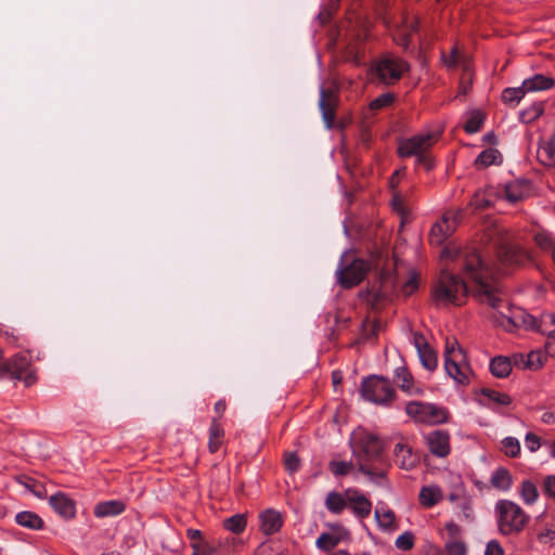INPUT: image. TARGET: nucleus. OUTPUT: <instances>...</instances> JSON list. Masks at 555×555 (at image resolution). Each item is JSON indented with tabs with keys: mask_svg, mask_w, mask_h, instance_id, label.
<instances>
[{
	"mask_svg": "<svg viewBox=\"0 0 555 555\" xmlns=\"http://www.w3.org/2000/svg\"><path fill=\"white\" fill-rule=\"evenodd\" d=\"M463 270L468 279L475 282L474 295L481 302L494 310H499L503 304V293L499 284L489 279V270L475 248H465L463 251Z\"/></svg>",
	"mask_w": 555,
	"mask_h": 555,
	"instance_id": "obj_1",
	"label": "nucleus"
},
{
	"mask_svg": "<svg viewBox=\"0 0 555 555\" xmlns=\"http://www.w3.org/2000/svg\"><path fill=\"white\" fill-rule=\"evenodd\" d=\"M353 455L363 475L376 482L386 479L389 463L384 455V442L378 436L365 431L358 434Z\"/></svg>",
	"mask_w": 555,
	"mask_h": 555,
	"instance_id": "obj_2",
	"label": "nucleus"
},
{
	"mask_svg": "<svg viewBox=\"0 0 555 555\" xmlns=\"http://www.w3.org/2000/svg\"><path fill=\"white\" fill-rule=\"evenodd\" d=\"M487 235L493 242L498 259L506 266H525L532 260L529 250L515 243L514 233L500 224L487 229Z\"/></svg>",
	"mask_w": 555,
	"mask_h": 555,
	"instance_id": "obj_3",
	"label": "nucleus"
},
{
	"mask_svg": "<svg viewBox=\"0 0 555 555\" xmlns=\"http://www.w3.org/2000/svg\"><path fill=\"white\" fill-rule=\"evenodd\" d=\"M498 531L502 535L519 534L529 522V515L515 502L499 500L494 507Z\"/></svg>",
	"mask_w": 555,
	"mask_h": 555,
	"instance_id": "obj_4",
	"label": "nucleus"
},
{
	"mask_svg": "<svg viewBox=\"0 0 555 555\" xmlns=\"http://www.w3.org/2000/svg\"><path fill=\"white\" fill-rule=\"evenodd\" d=\"M467 288L457 275L443 270L433 289V298L437 304L462 306L465 304Z\"/></svg>",
	"mask_w": 555,
	"mask_h": 555,
	"instance_id": "obj_5",
	"label": "nucleus"
},
{
	"mask_svg": "<svg viewBox=\"0 0 555 555\" xmlns=\"http://www.w3.org/2000/svg\"><path fill=\"white\" fill-rule=\"evenodd\" d=\"M444 369L447 374L461 385L470 380L472 370L463 348L455 337H447L444 345Z\"/></svg>",
	"mask_w": 555,
	"mask_h": 555,
	"instance_id": "obj_6",
	"label": "nucleus"
},
{
	"mask_svg": "<svg viewBox=\"0 0 555 555\" xmlns=\"http://www.w3.org/2000/svg\"><path fill=\"white\" fill-rule=\"evenodd\" d=\"M405 413L415 422L425 425H440L449 422L450 413L446 408L422 401H410Z\"/></svg>",
	"mask_w": 555,
	"mask_h": 555,
	"instance_id": "obj_7",
	"label": "nucleus"
},
{
	"mask_svg": "<svg viewBox=\"0 0 555 555\" xmlns=\"http://www.w3.org/2000/svg\"><path fill=\"white\" fill-rule=\"evenodd\" d=\"M362 397L376 404L386 405L396 398V390L389 379L379 375H371L361 383Z\"/></svg>",
	"mask_w": 555,
	"mask_h": 555,
	"instance_id": "obj_8",
	"label": "nucleus"
},
{
	"mask_svg": "<svg viewBox=\"0 0 555 555\" xmlns=\"http://www.w3.org/2000/svg\"><path fill=\"white\" fill-rule=\"evenodd\" d=\"M441 137V132H421L408 139L400 141L398 146V155L400 157H417L418 155L430 151Z\"/></svg>",
	"mask_w": 555,
	"mask_h": 555,
	"instance_id": "obj_9",
	"label": "nucleus"
},
{
	"mask_svg": "<svg viewBox=\"0 0 555 555\" xmlns=\"http://www.w3.org/2000/svg\"><path fill=\"white\" fill-rule=\"evenodd\" d=\"M462 219L460 210H447L431 227L429 232V243L431 245H442L456 230Z\"/></svg>",
	"mask_w": 555,
	"mask_h": 555,
	"instance_id": "obj_10",
	"label": "nucleus"
},
{
	"mask_svg": "<svg viewBox=\"0 0 555 555\" xmlns=\"http://www.w3.org/2000/svg\"><path fill=\"white\" fill-rule=\"evenodd\" d=\"M371 269L369 261L356 258L350 263H340L337 270V280L343 288L349 289L359 285Z\"/></svg>",
	"mask_w": 555,
	"mask_h": 555,
	"instance_id": "obj_11",
	"label": "nucleus"
},
{
	"mask_svg": "<svg viewBox=\"0 0 555 555\" xmlns=\"http://www.w3.org/2000/svg\"><path fill=\"white\" fill-rule=\"evenodd\" d=\"M409 69V64L400 57H385L375 66L378 80L385 85L396 83Z\"/></svg>",
	"mask_w": 555,
	"mask_h": 555,
	"instance_id": "obj_12",
	"label": "nucleus"
},
{
	"mask_svg": "<svg viewBox=\"0 0 555 555\" xmlns=\"http://www.w3.org/2000/svg\"><path fill=\"white\" fill-rule=\"evenodd\" d=\"M338 36L349 37L356 41H364L369 38L370 23L351 9L347 12L346 21L338 27Z\"/></svg>",
	"mask_w": 555,
	"mask_h": 555,
	"instance_id": "obj_13",
	"label": "nucleus"
},
{
	"mask_svg": "<svg viewBox=\"0 0 555 555\" xmlns=\"http://www.w3.org/2000/svg\"><path fill=\"white\" fill-rule=\"evenodd\" d=\"M425 446L430 454L446 459L451 453V435L446 429H434L423 436Z\"/></svg>",
	"mask_w": 555,
	"mask_h": 555,
	"instance_id": "obj_14",
	"label": "nucleus"
},
{
	"mask_svg": "<svg viewBox=\"0 0 555 555\" xmlns=\"http://www.w3.org/2000/svg\"><path fill=\"white\" fill-rule=\"evenodd\" d=\"M338 104L339 94L337 91L332 88H321L319 106L327 129L334 128Z\"/></svg>",
	"mask_w": 555,
	"mask_h": 555,
	"instance_id": "obj_15",
	"label": "nucleus"
},
{
	"mask_svg": "<svg viewBox=\"0 0 555 555\" xmlns=\"http://www.w3.org/2000/svg\"><path fill=\"white\" fill-rule=\"evenodd\" d=\"M420 29V20L416 16H404L401 24L393 30V40L396 43L406 49L411 41L413 34H416Z\"/></svg>",
	"mask_w": 555,
	"mask_h": 555,
	"instance_id": "obj_16",
	"label": "nucleus"
},
{
	"mask_svg": "<svg viewBox=\"0 0 555 555\" xmlns=\"http://www.w3.org/2000/svg\"><path fill=\"white\" fill-rule=\"evenodd\" d=\"M348 500V506L353 514L363 519L370 516L372 511V502L358 489L349 488L345 491Z\"/></svg>",
	"mask_w": 555,
	"mask_h": 555,
	"instance_id": "obj_17",
	"label": "nucleus"
},
{
	"mask_svg": "<svg viewBox=\"0 0 555 555\" xmlns=\"http://www.w3.org/2000/svg\"><path fill=\"white\" fill-rule=\"evenodd\" d=\"M260 531L269 537L278 533L284 524V518L279 511L267 508L259 514Z\"/></svg>",
	"mask_w": 555,
	"mask_h": 555,
	"instance_id": "obj_18",
	"label": "nucleus"
},
{
	"mask_svg": "<svg viewBox=\"0 0 555 555\" xmlns=\"http://www.w3.org/2000/svg\"><path fill=\"white\" fill-rule=\"evenodd\" d=\"M29 365V359L24 354L17 353L0 364V370L7 371V375L13 379H22Z\"/></svg>",
	"mask_w": 555,
	"mask_h": 555,
	"instance_id": "obj_19",
	"label": "nucleus"
},
{
	"mask_svg": "<svg viewBox=\"0 0 555 555\" xmlns=\"http://www.w3.org/2000/svg\"><path fill=\"white\" fill-rule=\"evenodd\" d=\"M393 456L395 463L405 470H411L418 464V456L413 453L410 446L402 442L395 446Z\"/></svg>",
	"mask_w": 555,
	"mask_h": 555,
	"instance_id": "obj_20",
	"label": "nucleus"
},
{
	"mask_svg": "<svg viewBox=\"0 0 555 555\" xmlns=\"http://www.w3.org/2000/svg\"><path fill=\"white\" fill-rule=\"evenodd\" d=\"M531 183L529 180L521 179L506 183L504 186L505 198L511 203H517L529 196Z\"/></svg>",
	"mask_w": 555,
	"mask_h": 555,
	"instance_id": "obj_21",
	"label": "nucleus"
},
{
	"mask_svg": "<svg viewBox=\"0 0 555 555\" xmlns=\"http://www.w3.org/2000/svg\"><path fill=\"white\" fill-rule=\"evenodd\" d=\"M415 345L422 365L428 371H435L438 365L436 351L429 346L422 335L415 336Z\"/></svg>",
	"mask_w": 555,
	"mask_h": 555,
	"instance_id": "obj_22",
	"label": "nucleus"
},
{
	"mask_svg": "<svg viewBox=\"0 0 555 555\" xmlns=\"http://www.w3.org/2000/svg\"><path fill=\"white\" fill-rule=\"evenodd\" d=\"M49 503L52 508L64 518H73L76 514L74 500L63 492H57L50 496Z\"/></svg>",
	"mask_w": 555,
	"mask_h": 555,
	"instance_id": "obj_23",
	"label": "nucleus"
},
{
	"mask_svg": "<svg viewBox=\"0 0 555 555\" xmlns=\"http://www.w3.org/2000/svg\"><path fill=\"white\" fill-rule=\"evenodd\" d=\"M538 160L546 167H555V134L539 143Z\"/></svg>",
	"mask_w": 555,
	"mask_h": 555,
	"instance_id": "obj_24",
	"label": "nucleus"
},
{
	"mask_svg": "<svg viewBox=\"0 0 555 555\" xmlns=\"http://www.w3.org/2000/svg\"><path fill=\"white\" fill-rule=\"evenodd\" d=\"M555 86V80L542 74L527 78L522 81V89L527 92L550 90Z\"/></svg>",
	"mask_w": 555,
	"mask_h": 555,
	"instance_id": "obj_25",
	"label": "nucleus"
},
{
	"mask_svg": "<svg viewBox=\"0 0 555 555\" xmlns=\"http://www.w3.org/2000/svg\"><path fill=\"white\" fill-rule=\"evenodd\" d=\"M126 509V504L119 500L101 502L94 507V515L99 518L116 516Z\"/></svg>",
	"mask_w": 555,
	"mask_h": 555,
	"instance_id": "obj_26",
	"label": "nucleus"
},
{
	"mask_svg": "<svg viewBox=\"0 0 555 555\" xmlns=\"http://www.w3.org/2000/svg\"><path fill=\"white\" fill-rule=\"evenodd\" d=\"M224 430L218 418H214L209 427L208 449L210 453L219 451L223 443Z\"/></svg>",
	"mask_w": 555,
	"mask_h": 555,
	"instance_id": "obj_27",
	"label": "nucleus"
},
{
	"mask_svg": "<svg viewBox=\"0 0 555 555\" xmlns=\"http://www.w3.org/2000/svg\"><path fill=\"white\" fill-rule=\"evenodd\" d=\"M15 521L20 526L31 530H40L44 525L42 518L38 514L29 511L17 513L15 516Z\"/></svg>",
	"mask_w": 555,
	"mask_h": 555,
	"instance_id": "obj_28",
	"label": "nucleus"
},
{
	"mask_svg": "<svg viewBox=\"0 0 555 555\" xmlns=\"http://www.w3.org/2000/svg\"><path fill=\"white\" fill-rule=\"evenodd\" d=\"M490 372L498 378H505L512 372V362L509 358L504 356H496L490 361Z\"/></svg>",
	"mask_w": 555,
	"mask_h": 555,
	"instance_id": "obj_29",
	"label": "nucleus"
},
{
	"mask_svg": "<svg viewBox=\"0 0 555 555\" xmlns=\"http://www.w3.org/2000/svg\"><path fill=\"white\" fill-rule=\"evenodd\" d=\"M443 498L442 491L438 487H423L420 491V503L424 507H433L438 504Z\"/></svg>",
	"mask_w": 555,
	"mask_h": 555,
	"instance_id": "obj_30",
	"label": "nucleus"
},
{
	"mask_svg": "<svg viewBox=\"0 0 555 555\" xmlns=\"http://www.w3.org/2000/svg\"><path fill=\"white\" fill-rule=\"evenodd\" d=\"M222 526L225 530L234 534H241L247 527V516L246 514H235L229 518L223 519Z\"/></svg>",
	"mask_w": 555,
	"mask_h": 555,
	"instance_id": "obj_31",
	"label": "nucleus"
},
{
	"mask_svg": "<svg viewBox=\"0 0 555 555\" xmlns=\"http://www.w3.org/2000/svg\"><path fill=\"white\" fill-rule=\"evenodd\" d=\"M491 486L502 491H506L512 487L513 478L508 469L498 468L491 476Z\"/></svg>",
	"mask_w": 555,
	"mask_h": 555,
	"instance_id": "obj_32",
	"label": "nucleus"
},
{
	"mask_svg": "<svg viewBox=\"0 0 555 555\" xmlns=\"http://www.w3.org/2000/svg\"><path fill=\"white\" fill-rule=\"evenodd\" d=\"M325 506L331 513L340 514L348 506L347 495L332 491L326 496Z\"/></svg>",
	"mask_w": 555,
	"mask_h": 555,
	"instance_id": "obj_33",
	"label": "nucleus"
},
{
	"mask_svg": "<svg viewBox=\"0 0 555 555\" xmlns=\"http://www.w3.org/2000/svg\"><path fill=\"white\" fill-rule=\"evenodd\" d=\"M375 518L378 526L384 530H393L396 528V515L388 507H377Z\"/></svg>",
	"mask_w": 555,
	"mask_h": 555,
	"instance_id": "obj_34",
	"label": "nucleus"
},
{
	"mask_svg": "<svg viewBox=\"0 0 555 555\" xmlns=\"http://www.w3.org/2000/svg\"><path fill=\"white\" fill-rule=\"evenodd\" d=\"M502 160L501 153L495 149H487L482 151L475 159L477 168H487L491 165L500 164Z\"/></svg>",
	"mask_w": 555,
	"mask_h": 555,
	"instance_id": "obj_35",
	"label": "nucleus"
},
{
	"mask_svg": "<svg viewBox=\"0 0 555 555\" xmlns=\"http://www.w3.org/2000/svg\"><path fill=\"white\" fill-rule=\"evenodd\" d=\"M519 495L526 504H533L539 498L537 485L531 480H524L519 488Z\"/></svg>",
	"mask_w": 555,
	"mask_h": 555,
	"instance_id": "obj_36",
	"label": "nucleus"
},
{
	"mask_svg": "<svg viewBox=\"0 0 555 555\" xmlns=\"http://www.w3.org/2000/svg\"><path fill=\"white\" fill-rule=\"evenodd\" d=\"M533 241L537 246L544 253L551 254L555 249V237L546 231L535 233Z\"/></svg>",
	"mask_w": 555,
	"mask_h": 555,
	"instance_id": "obj_37",
	"label": "nucleus"
},
{
	"mask_svg": "<svg viewBox=\"0 0 555 555\" xmlns=\"http://www.w3.org/2000/svg\"><path fill=\"white\" fill-rule=\"evenodd\" d=\"M396 380L402 391L411 392L413 388V376L406 366L396 369Z\"/></svg>",
	"mask_w": 555,
	"mask_h": 555,
	"instance_id": "obj_38",
	"label": "nucleus"
},
{
	"mask_svg": "<svg viewBox=\"0 0 555 555\" xmlns=\"http://www.w3.org/2000/svg\"><path fill=\"white\" fill-rule=\"evenodd\" d=\"M360 296L365 302L373 309H378L382 302L385 300L386 295L379 288H371L365 292H361Z\"/></svg>",
	"mask_w": 555,
	"mask_h": 555,
	"instance_id": "obj_39",
	"label": "nucleus"
},
{
	"mask_svg": "<svg viewBox=\"0 0 555 555\" xmlns=\"http://www.w3.org/2000/svg\"><path fill=\"white\" fill-rule=\"evenodd\" d=\"M480 392L483 397L499 405H509L512 403V398L507 393L491 388H482Z\"/></svg>",
	"mask_w": 555,
	"mask_h": 555,
	"instance_id": "obj_40",
	"label": "nucleus"
},
{
	"mask_svg": "<svg viewBox=\"0 0 555 555\" xmlns=\"http://www.w3.org/2000/svg\"><path fill=\"white\" fill-rule=\"evenodd\" d=\"M340 542V539L332 533L323 532L320 534V537L317 539V546L324 552H330L334 550L338 543Z\"/></svg>",
	"mask_w": 555,
	"mask_h": 555,
	"instance_id": "obj_41",
	"label": "nucleus"
},
{
	"mask_svg": "<svg viewBox=\"0 0 555 555\" xmlns=\"http://www.w3.org/2000/svg\"><path fill=\"white\" fill-rule=\"evenodd\" d=\"M18 480L36 496L43 498L47 494L44 486L41 482L37 481L36 479L28 476H22Z\"/></svg>",
	"mask_w": 555,
	"mask_h": 555,
	"instance_id": "obj_42",
	"label": "nucleus"
},
{
	"mask_svg": "<svg viewBox=\"0 0 555 555\" xmlns=\"http://www.w3.org/2000/svg\"><path fill=\"white\" fill-rule=\"evenodd\" d=\"M191 546L193 548V555H224L218 546L207 542L192 543Z\"/></svg>",
	"mask_w": 555,
	"mask_h": 555,
	"instance_id": "obj_43",
	"label": "nucleus"
},
{
	"mask_svg": "<svg viewBox=\"0 0 555 555\" xmlns=\"http://www.w3.org/2000/svg\"><path fill=\"white\" fill-rule=\"evenodd\" d=\"M379 331V322L366 318L362 323L361 338L369 340L377 336Z\"/></svg>",
	"mask_w": 555,
	"mask_h": 555,
	"instance_id": "obj_44",
	"label": "nucleus"
},
{
	"mask_svg": "<svg viewBox=\"0 0 555 555\" xmlns=\"http://www.w3.org/2000/svg\"><path fill=\"white\" fill-rule=\"evenodd\" d=\"M502 451L509 457H517L520 454V443L514 437H506L502 440Z\"/></svg>",
	"mask_w": 555,
	"mask_h": 555,
	"instance_id": "obj_45",
	"label": "nucleus"
},
{
	"mask_svg": "<svg viewBox=\"0 0 555 555\" xmlns=\"http://www.w3.org/2000/svg\"><path fill=\"white\" fill-rule=\"evenodd\" d=\"M353 464L352 462H346V461H331L328 464V468L331 473L336 476H346L350 473L352 469Z\"/></svg>",
	"mask_w": 555,
	"mask_h": 555,
	"instance_id": "obj_46",
	"label": "nucleus"
},
{
	"mask_svg": "<svg viewBox=\"0 0 555 555\" xmlns=\"http://www.w3.org/2000/svg\"><path fill=\"white\" fill-rule=\"evenodd\" d=\"M527 91L522 89V85L517 88H506L502 92V100L504 103L519 102Z\"/></svg>",
	"mask_w": 555,
	"mask_h": 555,
	"instance_id": "obj_47",
	"label": "nucleus"
},
{
	"mask_svg": "<svg viewBox=\"0 0 555 555\" xmlns=\"http://www.w3.org/2000/svg\"><path fill=\"white\" fill-rule=\"evenodd\" d=\"M338 0H331L327 5L319 13L318 18L322 25L328 24L338 10Z\"/></svg>",
	"mask_w": 555,
	"mask_h": 555,
	"instance_id": "obj_48",
	"label": "nucleus"
},
{
	"mask_svg": "<svg viewBox=\"0 0 555 555\" xmlns=\"http://www.w3.org/2000/svg\"><path fill=\"white\" fill-rule=\"evenodd\" d=\"M483 124V116L481 113H474L465 122L464 130L466 133L478 132Z\"/></svg>",
	"mask_w": 555,
	"mask_h": 555,
	"instance_id": "obj_49",
	"label": "nucleus"
},
{
	"mask_svg": "<svg viewBox=\"0 0 555 555\" xmlns=\"http://www.w3.org/2000/svg\"><path fill=\"white\" fill-rule=\"evenodd\" d=\"M395 101V94L387 92L383 93L370 103V108L373 111L382 109L390 106Z\"/></svg>",
	"mask_w": 555,
	"mask_h": 555,
	"instance_id": "obj_50",
	"label": "nucleus"
},
{
	"mask_svg": "<svg viewBox=\"0 0 555 555\" xmlns=\"http://www.w3.org/2000/svg\"><path fill=\"white\" fill-rule=\"evenodd\" d=\"M492 194V189H487L483 194L476 192L473 196L472 204L477 209H485L492 205L491 201L488 198Z\"/></svg>",
	"mask_w": 555,
	"mask_h": 555,
	"instance_id": "obj_51",
	"label": "nucleus"
},
{
	"mask_svg": "<svg viewBox=\"0 0 555 555\" xmlns=\"http://www.w3.org/2000/svg\"><path fill=\"white\" fill-rule=\"evenodd\" d=\"M414 534L411 531H405L397 538L395 544L399 550L410 551L414 546Z\"/></svg>",
	"mask_w": 555,
	"mask_h": 555,
	"instance_id": "obj_52",
	"label": "nucleus"
},
{
	"mask_svg": "<svg viewBox=\"0 0 555 555\" xmlns=\"http://www.w3.org/2000/svg\"><path fill=\"white\" fill-rule=\"evenodd\" d=\"M447 555H466V545L463 541L451 540L444 545Z\"/></svg>",
	"mask_w": 555,
	"mask_h": 555,
	"instance_id": "obj_53",
	"label": "nucleus"
},
{
	"mask_svg": "<svg viewBox=\"0 0 555 555\" xmlns=\"http://www.w3.org/2000/svg\"><path fill=\"white\" fill-rule=\"evenodd\" d=\"M284 465L286 470L295 473L300 467V459L295 452H287L284 455Z\"/></svg>",
	"mask_w": 555,
	"mask_h": 555,
	"instance_id": "obj_54",
	"label": "nucleus"
},
{
	"mask_svg": "<svg viewBox=\"0 0 555 555\" xmlns=\"http://www.w3.org/2000/svg\"><path fill=\"white\" fill-rule=\"evenodd\" d=\"M542 490L548 499L555 501V475H547L543 478Z\"/></svg>",
	"mask_w": 555,
	"mask_h": 555,
	"instance_id": "obj_55",
	"label": "nucleus"
},
{
	"mask_svg": "<svg viewBox=\"0 0 555 555\" xmlns=\"http://www.w3.org/2000/svg\"><path fill=\"white\" fill-rule=\"evenodd\" d=\"M416 164L425 168L426 171H430L435 168L436 163L429 151L418 155L416 157Z\"/></svg>",
	"mask_w": 555,
	"mask_h": 555,
	"instance_id": "obj_56",
	"label": "nucleus"
},
{
	"mask_svg": "<svg viewBox=\"0 0 555 555\" xmlns=\"http://www.w3.org/2000/svg\"><path fill=\"white\" fill-rule=\"evenodd\" d=\"M543 365L542 354L540 352L531 351L527 354L525 367L530 370H538Z\"/></svg>",
	"mask_w": 555,
	"mask_h": 555,
	"instance_id": "obj_57",
	"label": "nucleus"
},
{
	"mask_svg": "<svg viewBox=\"0 0 555 555\" xmlns=\"http://www.w3.org/2000/svg\"><path fill=\"white\" fill-rule=\"evenodd\" d=\"M460 54L454 47L449 54L442 52L441 60L448 68H455L459 64Z\"/></svg>",
	"mask_w": 555,
	"mask_h": 555,
	"instance_id": "obj_58",
	"label": "nucleus"
},
{
	"mask_svg": "<svg viewBox=\"0 0 555 555\" xmlns=\"http://www.w3.org/2000/svg\"><path fill=\"white\" fill-rule=\"evenodd\" d=\"M418 276L415 272H412L409 280L403 284L402 291L406 296L412 295L418 288Z\"/></svg>",
	"mask_w": 555,
	"mask_h": 555,
	"instance_id": "obj_59",
	"label": "nucleus"
},
{
	"mask_svg": "<svg viewBox=\"0 0 555 555\" xmlns=\"http://www.w3.org/2000/svg\"><path fill=\"white\" fill-rule=\"evenodd\" d=\"M485 555H505V552L498 540H491L486 545Z\"/></svg>",
	"mask_w": 555,
	"mask_h": 555,
	"instance_id": "obj_60",
	"label": "nucleus"
},
{
	"mask_svg": "<svg viewBox=\"0 0 555 555\" xmlns=\"http://www.w3.org/2000/svg\"><path fill=\"white\" fill-rule=\"evenodd\" d=\"M526 447L530 452H535L541 447V439L533 433H528L525 437Z\"/></svg>",
	"mask_w": 555,
	"mask_h": 555,
	"instance_id": "obj_61",
	"label": "nucleus"
},
{
	"mask_svg": "<svg viewBox=\"0 0 555 555\" xmlns=\"http://www.w3.org/2000/svg\"><path fill=\"white\" fill-rule=\"evenodd\" d=\"M391 205L392 208L400 215L405 214L404 199L398 192L392 193Z\"/></svg>",
	"mask_w": 555,
	"mask_h": 555,
	"instance_id": "obj_62",
	"label": "nucleus"
},
{
	"mask_svg": "<svg viewBox=\"0 0 555 555\" xmlns=\"http://www.w3.org/2000/svg\"><path fill=\"white\" fill-rule=\"evenodd\" d=\"M555 538V529L546 528L538 533V540L542 543H548Z\"/></svg>",
	"mask_w": 555,
	"mask_h": 555,
	"instance_id": "obj_63",
	"label": "nucleus"
},
{
	"mask_svg": "<svg viewBox=\"0 0 555 555\" xmlns=\"http://www.w3.org/2000/svg\"><path fill=\"white\" fill-rule=\"evenodd\" d=\"M446 530L452 539L461 534L460 526L452 520L446 524Z\"/></svg>",
	"mask_w": 555,
	"mask_h": 555,
	"instance_id": "obj_64",
	"label": "nucleus"
}]
</instances>
